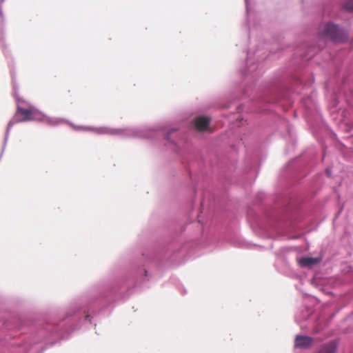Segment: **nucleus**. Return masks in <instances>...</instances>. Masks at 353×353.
<instances>
[{
    "instance_id": "nucleus-1",
    "label": "nucleus",
    "mask_w": 353,
    "mask_h": 353,
    "mask_svg": "<svg viewBox=\"0 0 353 353\" xmlns=\"http://www.w3.org/2000/svg\"><path fill=\"white\" fill-rule=\"evenodd\" d=\"M21 116L20 119H17V122H26L29 121H40L43 118L42 113L35 107L30 105L27 108L17 106L15 113V117Z\"/></svg>"
},
{
    "instance_id": "nucleus-2",
    "label": "nucleus",
    "mask_w": 353,
    "mask_h": 353,
    "mask_svg": "<svg viewBox=\"0 0 353 353\" xmlns=\"http://www.w3.org/2000/svg\"><path fill=\"white\" fill-rule=\"evenodd\" d=\"M321 34L323 37L328 38L334 42H341L345 38L344 32L336 25L331 23L324 26Z\"/></svg>"
},
{
    "instance_id": "nucleus-3",
    "label": "nucleus",
    "mask_w": 353,
    "mask_h": 353,
    "mask_svg": "<svg viewBox=\"0 0 353 353\" xmlns=\"http://www.w3.org/2000/svg\"><path fill=\"white\" fill-rule=\"evenodd\" d=\"M312 343V339L310 336H296L294 341V347L298 348H307Z\"/></svg>"
},
{
    "instance_id": "nucleus-4",
    "label": "nucleus",
    "mask_w": 353,
    "mask_h": 353,
    "mask_svg": "<svg viewBox=\"0 0 353 353\" xmlns=\"http://www.w3.org/2000/svg\"><path fill=\"white\" fill-rule=\"evenodd\" d=\"M210 123V119L206 117H197L194 121V125L197 130L205 131L208 129Z\"/></svg>"
},
{
    "instance_id": "nucleus-5",
    "label": "nucleus",
    "mask_w": 353,
    "mask_h": 353,
    "mask_svg": "<svg viewBox=\"0 0 353 353\" xmlns=\"http://www.w3.org/2000/svg\"><path fill=\"white\" fill-rule=\"evenodd\" d=\"M319 261L317 258L303 257L299 260V264L301 267H310L316 264Z\"/></svg>"
},
{
    "instance_id": "nucleus-6",
    "label": "nucleus",
    "mask_w": 353,
    "mask_h": 353,
    "mask_svg": "<svg viewBox=\"0 0 353 353\" xmlns=\"http://www.w3.org/2000/svg\"><path fill=\"white\" fill-rule=\"evenodd\" d=\"M336 350V345L331 342L324 345L319 352V353H334Z\"/></svg>"
},
{
    "instance_id": "nucleus-7",
    "label": "nucleus",
    "mask_w": 353,
    "mask_h": 353,
    "mask_svg": "<svg viewBox=\"0 0 353 353\" xmlns=\"http://www.w3.org/2000/svg\"><path fill=\"white\" fill-rule=\"evenodd\" d=\"M344 8L346 10L353 12V0H350V1H347L345 4Z\"/></svg>"
},
{
    "instance_id": "nucleus-8",
    "label": "nucleus",
    "mask_w": 353,
    "mask_h": 353,
    "mask_svg": "<svg viewBox=\"0 0 353 353\" xmlns=\"http://www.w3.org/2000/svg\"><path fill=\"white\" fill-rule=\"evenodd\" d=\"M14 123L13 121H10L8 123V129H10L14 125Z\"/></svg>"
},
{
    "instance_id": "nucleus-9",
    "label": "nucleus",
    "mask_w": 353,
    "mask_h": 353,
    "mask_svg": "<svg viewBox=\"0 0 353 353\" xmlns=\"http://www.w3.org/2000/svg\"><path fill=\"white\" fill-rule=\"evenodd\" d=\"M326 173L327 174V175L330 176V172L329 171L328 169L326 170Z\"/></svg>"
}]
</instances>
